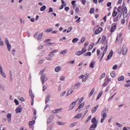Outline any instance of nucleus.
<instances>
[{
    "mask_svg": "<svg viewBox=\"0 0 130 130\" xmlns=\"http://www.w3.org/2000/svg\"><path fill=\"white\" fill-rule=\"evenodd\" d=\"M120 14H120V17L122 16V14L123 18H126L127 19H128L129 17V14L127 13V8H126V7L122 8Z\"/></svg>",
    "mask_w": 130,
    "mask_h": 130,
    "instance_id": "nucleus-1",
    "label": "nucleus"
},
{
    "mask_svg": "<svg viewBox=\"0 0 130 130\" xmlns=\"http://www.w3.org/2000/svg\"><path fill=\"white\" fill-rule=\"evenodd\" d=\"M92 125L90 126L89 130H93L91 128H96L97 127V124L98 123V120L96 119V117H93L91 120Z\"/></svg>",
    "mask_w": 130,
    "mask_h": 130,
    "instance_id": "nucleus-2",
    "label": "nucleus"
},
{
    "mask_svg": "<svg viewBox=\"0 0 130 130\" xmlns=\"http://www.w3.org/2000/svg\"><path fill=\"white\" fill-rule=\"evenodd\" d=\"M41 80H42L43 85H44V83L48 80V78L46 77V74H44L41 76Z\"/></svg>",
    "mask_w": 130,
    "mask_h": 130,
    "instance_id": "nucleus-3",
    "label": "nucleus"
},
{
    "mask_svg": "<svg viewBox=\"0 0 130 130\" xmlns=\"http://www.w3.org/2000/svg\"><path fill=\"white\" fill-rule=\"evenodd\" d=\"M53 119H54V115H52L50 116L47 120V124H49V123L52 122V120H53Z\"/></svg>",
    "mask_w": 130,
    "mask_h": 130,
    "instance_id": "nucleus-4",
    "label": "nucleus"
},
{
    "mask_svg": "<svg viewBox=\"0 0 130 130\" xmlns=\"http://www.w3.org/2000/svg\"><path fill=\"white\" fill-rule=\"evenodd\" d=\"M5 42H6V44L7 45V49L8 51H11V44H10L9 42V40H8V38L5 39Z\"/></svg>",
    "mask_w": 130,
    "mask_h": 130,
    "instance_id": "nucleus-5",
    "label": "nucleus"
},
{
    "mask_svg": "<svg viewBox=\"0 0 130 130\" xmlns=\"http://www.w3.org/2000/svg\"><path fill=\"white\" fill-rule=\"evenodd\" d=\"M0 75L3 77V78H7V76H6V73L4 72V70H3V67H2V65L0 64Z\"/></svg>",
    "mask_w": 130,
    "mask_h": 130,
    "instance_id": "nucleus-6",
    "label": "nucleus"
},
{
    "mask_svg": "<svg viewBox=\"0 0 130 130\" xmlns=\"http://www.w3.org/2000/svg\"><path fill=\"white\" fill-rule=\"evenodd\" d=\"M102 115V119L101 120V123H103L104 122V121L106 119V117H107V114H106V113H104V114H101Z\"/></svg>",
    "mask_w": 130,
    "mask_h": 130,
    "instance_id": "nucleus-7",
    "label": "nucleus"
},
{
    "mask_svg": "<svg viewBox=\"0 0 130 130\" xmlns=\"http://www.w3.org/2000/svg\"><path fill=\"white\" fill-rule=\"evenodd\" d=\"M78 100H79V99L76 100L75 102H73L70 106V110H72V109H74V107H75V106H76V104L77 103Z\"/></svg>",
    "mask_w": 130,
    "mask_h": 130,
    "instance_id": "nucleus-8",
    "label": "nucleus"
},
{
    "mask_svg": "<svg viewBox=\"0 0 130 130\" xmlns=\"http://www.w3.org/2000/svg\"><path fill=\"white\" fill-rule=\"evenodd\" d=\"M101 42L103 44H107V39H106V37L105 36L102 37Z\"/></svg>",
    "mask_w": 130,
    "mask_h": 130,
    "instance_id": "nucleus-9",
    "label": "nucleus"
},
{
    "mask_svg": "<svg viewBox=\"0 0 130 130\" xmlns=\"http://www.w3.org/2000/svg\"><path fill=\"white\" fill-rule=\"evenodd\" d=\"M112 55H113V51H111V52L109 53V55H108L107 58L105 59L106 61L110 59L111 57H112Z\"/></svg>",
    "mask_w": 130,
    "mask_h": 130,
    "instance_id": "nucleus-10",
    "label": "nucleus"
},
{
    "mask_svg": "<svg viewBox=\"0 0 130 130\" xmlns=\"http://www.w3.org/2000/svg\"><path fill=\"white\" fill-rule=\"evenodd\" d=\"M9 77H10V82H13V73L12 72V70L9 71Z\"/></svg>",
    "mask_w": 130,
    "mask_h": 130,
    "instance_id": "nucleus-11",
    "label": "nucleus"
},
{
    "mask_svg": "<svg viewBox=\"0 0 130 130\" xmlns=\"http://www.w3.org/2000/svg\"><path fill=\"white\" fill-rule=\"evenodd\" d=\"M61 110H62L61 108L58 109H55V110H54L52 111V113L53 114H54L55 113H58L59 112H60V111H61Z\"/></svg>",
    "mask_w": 130,
    "mask_h": 130,
    "instance_id": "nucleus-12",
    "label": "nucleus"
},
{
    "mask_svg": "<svg viewBox=\"0 0 130 130\" xmlns=\"http://www.w3.org/2000/svg\"><path fill=\"white\" fill-rule=\"evenodd\" d=\"M103 29L102 27H99L98 29H97L94 32V34L96 35L97 34H99Z\"/></svg>",
    "mask_w": 130,
    "mask_h": 130,
    "instance_id": "nucleus-13",
    "label": "nucleus"
},
{
    "mask_svg": "<svg viewBox=\"0 0 130 130\" xmlns=\"http://www.w3.org/2000/svg\"><path fill=\"white\" fill-rule=\"evenodd\" d=\"M7 117L8 119L9 122H11L12 121V114L9 113L7 115Z\"/></svg>",
    "mask_w": 130,
    "mask_h": 130,
    "instance_id": "nucleus-14",
    "label": "nucleus"
},
{
    "mask_svg": "<svg viewBox=\"0 0 130 130\" xmlns=\"http://www.w3.org/2000/svg\"><path fill=\"white\" fill-rule=\"evenodd\" d=\"M22 107H18L15 110L16 113H20V112H22Z\"/></svg>",
    "mask_w": 130,
    "mask_h": 130,
    "instance_id": "nucleus-15",
    "label": "nucleus"
},
{
    "mask_svg": "<svg viewBox=\"0 0 130 130\" xmlns=\"http://www.w3.org/2000/svg\"><path fill=\"white\" fill-rule=\"evenodd\" d=\"M98 107H99V106L97 105L96 106H95L93 108H92V109L91 110V113H95L96 112L97 109H98Z\"/></svg>",
    "mask_w": 130,
    "mask_h": 130,
    "instance_id": "nucleus-16",
    "label": "nucleus"
},
{
    "mask_svg": "<svg viewBox=\"0 0 130 130\" xmlns=\"http://www.w3.org/2000/svg\"><path fill=\"white\" fill-rule=\"evenodd\" d=\"M127 53V48L125 47L123 49L122 54L125 55Z\"/></svg>",
    "mask_w": 130,
    "mask_h": 130,
    "instance_id": "nucleus-17",
    "label": "nucleus"
},
{
    "mask_svg": "<svg viewBox=\"0 0 130 130\" xmlns=\"http://www.w3.org/2000/svg\"><path fill=\"white\" fill-rule=\"evenodd\" d=\"M49 100H50V95L49 94H47L46 97V104H47V103H48Z\"/></svg>",
    "mask_w": 130,
    "mask_h": 130,
    "instance_id": "nucleus-18",
    "label": "nucleus"
},
{
    "mask_svg": "<svg viewBox=\"0 0 130 130\" xmlns=\"http://www.w3.org/2000/svg\"><path fill=\"white\" fill-rule=\"evenodd\" d=\"M122 36V33H120V34H118V36L117 37L116 40L115 41V43H116V42L117 41V40H120Z\"/></svg>",
    "mask_w": 130,
    "mask_h": 130,
    "instance_id": "nucleus-19",
    "label": "nucleus"
},
{
    "mask_svg": "<svg viewBox=\"0 0 130 130\" xmlns=\"http://www.w3.org/2000/svg\"><path fill=\"white\" fill-rule=\"evenodd\" d=\"M80 86H81V82H78L75 84V85L74 86V88L75 89H78L80 87Z\"/></svg>",
    "mask_w": 130,
    "mask_h": 130,
    "instance_id": "nucleus-20",
    "label": "nucleus"
},
{
    "mask_svg": "<svg viewBox=\"0 0 130 130\" xmlns=\"http://www.w3.org/2000/svg\"><path fill=\"white\" fill-rule=\"evenodd\" d=\"M94 92H95V88H93L92 89V90L90 91V92L88 94V97H91L93 94H94Z\"/></svg>",
    "mask_w": 130,
    "mask_h": 130,
    "instance_id": "nucleus-21",
    "label": "nucleus"
},
{
    "mask_svg": "<svg viewBox=\"0 0 130 130\" xmlns=\"http://www.w3.org/2000/svg\"><path fill=\"white\" fill-rule=\"evenodd\" d=\"M116 29V25H114L111 28V32H114Z\"/></svg>",
    "mask_w": 130,
    "mask_h": 130,
    "instance_id": "nucleus-22",
    "label": "nucleus"
},
{
    "mask_svg": "<svg viewBox=\"0 0 130 130\" xmlns=\"http://www.w3.org/2000/svg\"><path fill=\"white\" fill-rule=\"evenodd\" d=\"M60 70H61V68H60V67L57 66V67L55 68V71L56 73H58V72H59V71H60Z\"/></svg>",
    "mask_w": 130,
    "mask_h": 130,
    "instance_id": "nucleus-23",
    "label": "nucleus"
},
{
    "mask_svg": "<svg viewBox=\"0 0 130 130\" xmlns=\"http://www.w3.org/2000/svg\"><path fill=\"white\" fill-rule=\"evenodd\" d=\"M91 55H92L91 52H86L84 54V56H91Z\"/></svg>",
    "mask_w": 130,
    "mask_h": 130,
    "instance_id": "nucleus-24",
    "label": "nucleus"
},
{
    "mask_svg": "<svg viewBox=\"0 0 130 130\" xmlns=\"http://www.w3.org/2000/svg\"><path fill=\"white\" fill-rule=\"evenodd\" d=\"M103 93V91L100 92V93H99V94H98V95L97 96L96 101L100 99V97H101V96H102V94Z\"/></svg>",
    "mask_w": 130,
    "mask_h": 130,
    "instance_id": "nucleus-25",
    "label": "nucleus"
},
{
    "mask_svg": "<svg viewBox=\"0 0 130 130\" xmlns=\"http://www.w3.org/2000/svg\"><path fill=\"white\" fill-rule=\"evenodd\" d=\"M92 116L91 115H90L88 118L87 119L86 121L85 122V124H87V123H88V122H89V121H90V120H91V118Z\"/></svg>",
    "mask_w": 130,
    "mask_h": 130,
    "instance_id": "nucleus-26",
    "label": "nucleus"
},
{
    "mask_svg": "<svg viewBox=\"0 0 130 130\" xmlns=\"http://www.w3.org/2000/svg\"><path fill=\"white\" fill-rule=\"evenodd\" d=\"M118 81H124V76H121L118 78Z\"/></svg>",
    "mask_w": 130,
    "mask_h": 130,
    "instance_id": "nucleus-27",
    "label": "nucleus"
},
{
    "mask_svg": "<svg viewBox=\"0 0 130 130\" xmlns=\"http://www.w3.org/2000/svg\"><path fill=\"white\" fill-rule=\"evenodd\" d=\"M46 10V6L45 5L43 6L41 8H40V11L41 12H43V11H45Z\"/></svg>",
    "mask_w": 130,
    "mask_h": 130,
    "instance_id": "nucleus-28",
    "label": "nucleus"
},
{
    "mask_svg": "<svg viewBox=\"0 0 130 130\" xmlns=\"http://www.w3.org/2000/svg\"><path fill=\"white\" fill-rule=\"evenodd\" d=\"M105 82L103 84V87H106L107 85L109 83V81H107L106 79H105Z\"/></svg>",
    "mask_w": 130,
    "mask_h": 130,
    "instance_id": "nucleus-29",
    "label": "nucleus"
},
{
    "mask_svg": "<svg viewBox=\"0 0 130 130\" xmlns=\"http://www.w3.org/2000/svg\"><path fill=\"white\" fill-rule=\"evenodd\" d=\"M67 123L66 122H61L59 121H57V124H58V125H64Z\"/></svg>",
    "mask_w": 130,
    "mask_h": 130,
    "instance_id": "nucleus-30",
    "label": "nucleus"
},
{
    "mask_svg": "<svg viewBox=\"0 0 130 130\" xmlns=\"http://www.w3.org/2000/svg\"><path fill=\"white\" fill-rule=\"evenodd\" d=\"M84 105H85V104H84V103H82L78 106V109H81V108H82V107H84Z\"/></svg>",
    "mask_w": 130,
    "mask_h": 130,
    "instance_id": "nucleus-31",
    "label": "nucleus"
},
{
    "mask_svg": "<svg viewBox=\"0 0 130 130\" xmlns=\"http://www.w3.org/2000/svg\"><path fill=\"white\" fill-rule=\"evenodd\" d=\"M76 55H81V54H83V52L82 51H78L75 53Z\"/></svg>",
    "mask_w": 130,
    "mask_h": 130,
    "instance_id": "nucleus-32",
    "label": "nucleus"
},
{
    "mask_svg": "<svg viewBox=\"0 0 130 130\" xmlns=\"http://www.w3.org/2000/svg\"><path fill=\"white\" fill-rule=\"evenodd\" d=\"M34 124H35V120L30 121L29 122V125H30V126H32V125H34Z\"/></svg>",
    "mask_w": 130,
    "mask_h": 130,
    "instance_id": "nucleus-33",
    "label": "nucleus"
},
{
    "mask_svg": "<svg viewBox=\"0 0 130 130\" xmlns=\"http://www.w3.org/2000/svg\"><path fill=\"white\" fill-rule=\"evenodd\" d=\"M106 76V74H105V73H104L102 74V75L101 76V77L100 78V81H101V80L102 79H103V78H105V76Z\"/></svg>",
    "mask_w": 130,
    "mask_h": 130,
    "instance_id": "nucleus-34",
    "label": "nucleus"
},
{
    "mask_svg": "<svg viewBox=\"0 0 130 130\" xmlns=\"http://www.w3.org/2000/svg\"><path fill=\"white\" fill-rule=\"evenodd\" d=\"M79 41V39L78 38H74L72 40V43H76V42H78Z\"/></svg>",
    "mask_w": 130,
    "mask_h": 130,
    "instance_id": "nucleus-35",
    "label": "nucleus"
},
{
    "mask_svg": "<svg viewBox=\"0 0 130 130\" xmlns=\"http://www.w3.org/2000/svg\"><path fill=\"white\" fill-rule=\"evenodd\" d=\"M43 35V33H41V34L39 35L37 39L38 40H40V39H41V38H42V36Z\"/></svg>",
    "mask_w": 130,
    "mask_h": 130,
    "instance_id": "nucleus-36",
    "label": "nucleus"
},
{
    "mask_svg": "<svg viewBox=\"0 0 130 130\" xmlns=\"http://www.w3.org/2000/svg\"><path fill=\"white\" fill-rule=\"evenodd\" d=\"M122 52V47H121L118 50V54H121Z\"/></svg>",
    "mask_w": 130,
    "mask_h": 130,
    "instance_id": "nucleus-37",
    "label": "nucleus"
},
{
    "mask_svg": "<svg viewBox=\"0 0 130 130\" xmlns=\"http://www.w3.org/2000/svg\"><path fill=\"white\" fill-rule=\"evenodd\" d=\"M118 19H119V16L117 15L116 17H115L113 19L114 22H117L118 21Z\"/></svg>",
    "mask_w": 130,
    "mask_h": 130,
    "instance_id": "nucleus-38",
    "label": "nucleus"
},
{
    "mask_svg": "<svg viewBox=\"0 0 130 130\" xmlns=\"http://www.w3.org/2000/svg\"><path fill=\"white\" fill-rule=\"evenodd\" d=\"M82 117L81 114H78L75 117V118H81Z\"/></svg>",
    "mask_w": 130,
    "mask_h": 130,
    "instance_id": "nucleus-39",
    "label": "nucleus"
},
{
    "mask_svg": "<svg viewBox=\"0 0 130 130\" xmlns=\"http://www.w3.org/2000/svg\"><path fill=\"white\" fill-rule=\"evenodd\" d=\"M116 95V93H115L114 94H113L112 96L110 97L109 99H108V101H111L112 99H113V97Z\"/></svg>",
    "mask_w": 130,
    "mask_h": 130,
    "instance_id": "nucleus-40",
    "label": "nucleus"
},
{
    "mask_svg": "<svg viewBox=\"0 0 130 130\" xmlns=\"http://www.w3.org/2000/svg\"><path fill=\"white\" fill-rule=\"evenodd\" d=\"M73 92H74V90H71V91L69 90L68 91V93H67V96H70V95H71V94H72Z\"/></svg>",
    "mask_w": 130,
    "mask_h": 130,
    "instance_id": "nucleus-41",
    "label": "nucleus"
},
{
    "mask_svg": "<svg viewBox=\"0 0 130 130\" xmlns=\"http://www.w3.org/2000/svg\"><path fill=\"white\" fill-rule=\"evenodd\" d=\"M94 64H95L94 62H91L89 65L90 68H91L92 69H93V68H94Z\"/></svg>",
    "mask_w": 130,
    "mask_h": 130,
    "instance_id": "nucleus-42",
    "label": "nucleus"
},
{
    "mask_svg": "<svg viewBox=\"0 0 130 130\" xmlns=\"http://www.w3.org/2000/svg\"><path fill=\"white\" fill-rule=\"evenodd\" d=\"M95 11V9L94 8L90 9V10L89 11V13L90 14H94V12Z\"/></svg>",
    "mask_w": 130,
    "mask_h": 130,
    "instance_id": "nucleus-43",
    "label": "nucleus"
},
{
    "mask_svg": "<svg viewBox=\"0 0 130 130\" xmlns=\"http://www.w3.org/2000/svg\"><path fill=\"white\" fill-rule=\"evenodd\" d=\"M72 30H73V27H69L68 30H67V33H70V32H71V31H72Z\"/></svg>",
    "mask_w": 130,
    "mask_h": 130,
    "instance_id": "nucleus-44",
    "label": "nucleus"
},
{
    "mask_svg": "<svg viewBox=\"0 0 130 130\" xmlns=\"http://www.w3.org/2000/svg\"><path fill=\"white\" fill-rule=\"evenodd\" d=\"M117 15V12H116V11H114L113 12V14H112L113 17H116Z\"/></svg>",
    "mask_w": 130,
    "mask_h": 130,
    "instance_id": "nucleus-45",
    "label": "nucleus"
},
{
    "mask_svg": "<svg viewBox=\"0 0 130 130\" xmlns=\"http://www.w3.org/2000/svg\"><path fill=\"white\" fill-rule=\"evenodd\" d=\"M45 32H46L47 33H48V32H52V29L51 28L46 29L45 30Z\"/></svg>",
    "mask_w": 130,
    "mask_h": 130,
    "instance_id": "nucleus-46",
    "label": "nucleus"
},
{
    "mask_svg": "<svg viewBox=\"0 0 130 130\" xmlns=\"http://www.w3.org/2000/svg\"><path fill=\"white\" fill-rule=\"evenodd\" d=\"M67 52L68 51L66 50H63V51H61V52L60 53V54H63V55L66 54Z\"/></svg>",
    "mask_w": 130,
    "mask_h": 130,
    "instance_id": "nucleus-47",
    "label": "nucleus"
},
{
    "mask_svg": "<svg viewBox=\"0 0 130 130\" xmlns=\"http://www.w3.org/2000/svg\"><path fill=\"white\" fill-rule=\"evenodd\" d=\"M52 12H53V9H52V8L50 7L49 8V11H48V13H52Z\"/></svg>",
    "mask_w": 130,
    "mask_h": 130,
    "instance_id": "nucleus-48",
    "label": "nucleus"
},
{
    "mask_svg": "<svg viewBox=\"0 0 130 130\" xmlns=\"http://www.w3.org/2000/svg\"><path fill=\"white\" fill-rule=\"evenodd\" d=\"M67 93V91H64L61 93L60 96L61 97H63V96H64L66 95V93Z\"/></svg>",
    "mask_w": 130,
    "mask_h": 130,
    "instance_id": "nucleus-49",
    "label": "nucleus"
},
{
    "mask_svg": "<svg viewBox=\"0 0 130 130\" xmlns=\"http://www.w3.org/2000/svg\"><path fill=\"white\" fill-rule=\"evenodd\" d=\"M64 7H67V5H61L59 10H62V9H63Z\"/></svg>",
    "mask_w": 130,
    "mask_h": 130,
    "instance_id": "nucleus-50",
    "label": "nucleus"
},
{
    "mask_svg": "<svg viewBox=\"0 0 130 130\" xmlns=\"http://www.w3.org/2000/svg\"><path fill=\"white\" fill-rule=\"evenodd\" d=\"M93 46H94L93 45H90L89 46V47L88 51H90V50H91V49H92V48H93Z\"/></svg>",
    "mask_w": 130,
    "mask_h": 130,
    "instance_id": "nucleus-51",
    "label": "nucleus"
},
{
    "mask_svg": "<svg viewBox=\"0 0 130 130\" xmlns=\"http://www.w3.org/2000/svg\"><path fill=\"white\" fill-rule=\"evenodd\" d=\"M83 53H85V52H86V51H87V49H86V48H83L81 51Z\"/></svg>",
    "mask_w": 130,
    "mask_h": 130,
    "instance_id": "nucleus-52",
    "label": "nucleus"
},
{
    "mask_svg": "<svg viewBox=\"0 0 130 130\" xmlns=\"http://www.w3.org/2000/svg\"><path fill=\"white\" fill-rule=\"evenodd\" d=\"M111 76L112 78H114V77H115V72L111 73Z\"/></svg>",
    "mask_w": 130,
    "mask_h": 130,
    "instance_id": "nucleus-53",
    "label": "nucleus"
},
{
    "mask_svg": "<svg viewBox=\"0 0 130 130\" xmlns=\"http://www.w3.org/2000/svg\"><path fill=\"white\" fill-rule=\"evenodd\" d=\"M117 68H118V65H114L113 67V70H117Z\"/></svg>",
    "mask_w": 130,
    "mask_h": 130,
    "instance_id": "nucleus-54",
    "label": "nucleus"
},
{
    "mask_svg": "<svg viewBox=\"0 0 130 130\" xmlns=\"http://www.w3.org/2000/svg\"><path fill=\"white\" fill-rule=\"evenodd\" d=\"M121 22V24H122V25H124V23H125V19L124 18L122 19Z\"/></svg>",
    "mask_w": 130,
    "mask_h": 130,
    "instance_id": "nucleus-55",
    "label": "nucleus"
},
{
    "mask_svg": "<svg viewBox=\"0 0 130 130\" xmlns=\"http://www.w3.org/2000/svg\"><path fill=\"white\" fill-rule=\"evenodd\" d=\"M86 40V38L85 37L82 38L81 40V43H83Z\"/></svg>",
    "mask_w": 130,
    "mask_h": 130,
    "instance_id": "nucleus-56",
    "label": "nucleus"
},
{
    "mask_svg": "<svg viewBox=\"0 0 130 130\" xmlns=\"http://www.w3.org/2000/svg\"><path fill=\"white\" fill-rule=\"evenodd\" d=\"M53 44H54V43H50V42H49V43H47V44H46V46H47V45H52Z\"/></svg>",
    "mask_w": 130,
    "mask_h": 130,
    "instance_id": "nucleus-57",
    "label": "nucleus"
},
{
    "mask_svg": "<svg viewBox=\"0 0 130 130\" xmlns=\"http://www.w3.org/2000/svg\"><path fill=\"white\" fill-rule=\"evenodd\" d=\"M67 63H70V64H73L75 63V60L70 61L68 62Z\"/></svg>",
    "mask_w": 130,
    "mask_h": 130,
    "instance_id": "nucleus-58",
    "label": "nucleus"
},
{
    "mask_svg": "<svg viewBox=\"0 0 130 130\" xmlns=\"http://www.w3.org/2000/svg\"><path fill=\"white\" fill-rule=\"evenodd\" d=\"M76 124H77V123H73L71 124L70 127H74V126H75V125H76Z\"/></svg>",
    "mask_w": 130,
    "mask_h": 130,
    "instance_id": "nucleus-59",
    "label": "nucleus"
},
{
    "mask_svg": "<svg viewBox=\"0 0 130 130\" xmlns=\"http://www.w3.org/2000/svg\"><path fill=\"white\" fill-rule=\"evenodd\" d=\"M0 45L1 46H4V42L2 41V40H0Z\"/></svg>",
    "mask_w": 130,
    "mask_h": 130,
    "instance_id": "nucleus-60",
    "label": "nucleus"
},
{
    "mask_svg": "<svg viewBox=\"0 0 130 130\" xmlns=\"http://www.w3.org/2000/svg\"><path fill=\"white\" fill-rule=\"evenodd\" d=\"M14 102L16 105H19V101L15 99Z\"/></svg>",
    "mask_w": 130,
    "mask_h": 130,
    "instance_id": "nucleus-61",
    "label": "nucleus"
},
{
    "mask_svg": "<svg viewBox=\"0 0 130 130\" xmlns=\"http://www.w3.org/2000/svg\"><path fill=\"white\" fill-rule=\"evenodd\" d=\"M29 95H30L31 99H34L35 96H34V94H33L32 93H31L30 94H29Z\"/></svg>",
    "mask_w": 130,
    "mask_h": 130,
    "instance_id": "nucleus-62",
    "label": "nucleus"
},
{
    "mask_svg": "<svg viewBox=\"0 0 130 130\" xmlns=\"http://www.w3.org/2000/svg\"><path fill=\"white\" fill-rule=\"evenodd\" d=\"M116 125H117L118 126V127H122V125L118 123H116Z\"/></svg>",
    "mask_w": 130,
    "mask_h": 130,
    "instance_id": "nucleus-63",
    "label": "nucleus"
},
{
    "mask_svg": "<svg viewBox=\"0 0 130 130\" xmlns=\"http://www.w3.org/2000/svg\"><path fill=\"white\" fill-rule=\"evenodd\" d=\"M46 88H47L46 85H43V91H45V90H46Z\"/></svg>",
    "mask_w": 130,
    "mask_h": 130,
    "instance_id": "nucleus-64",
    "label": "nucleus"
}]
</instances>
